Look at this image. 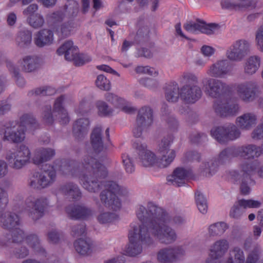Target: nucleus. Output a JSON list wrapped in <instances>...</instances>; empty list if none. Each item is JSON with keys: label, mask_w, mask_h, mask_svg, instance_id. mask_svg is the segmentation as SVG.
Returning a JSON list of instances; mask_svg holds the SVG:
<instances>
[{"label": "nucleus", "mask_w": 263, "mask_h": 263, "mask_svg": "<svg viewBox=\"0 0 263 263\" xmlns=\"http://www.w3.org/2000/svg\"><path fill=\"white\" fill-rule=\"evenodd\" d=\"M136 215L142 224L147 227L150 236L154 237L160 243L170 245L177 239L175 230L167 224L171 220V217L162 208L148 202L146 208L139 205Z\"/></svg>", "instance_id": "nucleus-1"}, {"label": "nucleus", "mask_w": 263, "mask_h": 263, "mask_svg": "<svg viewBox=\"0 0 263 263\" xmlns=\"http://www.w3.org/2000/svg\"><path fill=\"white\" fill-rule=\"evenodd\" d=\"M60 170L65 175L78 177L83 181V187L89 192H96L100 189V183L92 179L93 176L105 178L108 175L105 166L88 155L84 157L81 164L73 160L63 161Z\"/></svg>", "instance_id": "nucleus-2"}, {"label": "nucleus", "mask_w": 263, "mask_h": 263, "mask_svg": "<svg viewBox=\"0 0 263 263\" xmlns=\"http://www.w3.org/2000/svg\"><path fill=\"white\" fill-rule=\"evenodd\" d=\"M99 178L93 176L92 179L97 180L100 183V189L103 186L104 189L101 192L99 195L100 200L102 204L106 208L113 211H118L121 207V202L117 194H121L126 195L128 190L126 188H121L116 182L113 181H100ZM97 193V192H96Z\"/></svg>", "instance_id": "nucleus-3"}, {"label": "nucleus", "mask_w": 263, "mask_h": 263, "mask_svg": "<svg viewBox=\"0 0 263 263\" xmlns=\"http://www.w3.org/2000/svg\"><path fill=\"white\" fill-rule=\"evenodd\" d=\"M129 244L126 252L130 256H136L142 251L141 243L147 245H152L154 242L153 237L150 236V232L145 224L136 225L133 224L129 231Z\"/></svg>", "instance_id": "nucleus-4"}, {"label": "nucleus", "mask_w": 263, "mask_h": 263, "mask_svg": "<svg viewBox=\"0 0 263 263\" xmlns=\"http://www.w3.org/2000/svg\"><path fill=\"white\" fill-rule=\"evenodd\" d=\"M27 116L20 118V122L18 124L11 122L6 124L1 130L3 135L2 140L12 143H20L23 142L25 138V128L23 127V124L26 123Z\"/></svg>", "instance_id": "nucleus-5"}, {"label": "nucleus", "mask_w": 263, "mask_h": 263, "mask_svg": "<svg viewBox=\"0 0 263 263\" xmlns=\"http://www.w3.org/2000/svg\"><path fill=\"white\" fill-rule=\"evenodd\" d=\"M5 158L11 168L21 170L30 162L31 152L27 146L21 144L16 150L9 151Z\"/></svg>", "instance_id": "nucleus-6"}, {"label": "nucleus", "mask_w": 263, "mask_h": 263, "mask_svg": "<svg viewBox=\"0 0 263 263\" xmlns=\"http://www.w3.org/2000/svg\"><path fill=\"white\" fill-rule=\"evenodd\" d=\"M65 99V96L61 95L55 100L52 113L50 106H46L44 107L43 118L46 123L51 124L53 122V116L56 117L62 124H66L69 123V117L68 113L63 106Z\"/></svg>", "instance_id": "nucleus-7"}, {"label": "nucleus", "mask_w": 263, "mask_h": 263, "mask_svg": "<svg viewBox=\"0 0 263 263\" xmlns=\"http://www.w3.org/2000/svg\"><path fill=\"white\" fill-rule=\"evenodd\" d=\"M212 136L220 144H226L229 141L238 139L240 136V131L233 124L220 126L211 130Z\"/></svg>", "instance_id": "nucleus-8"}, {"label": "nucleus", "mask_w": 263, "mask_h": 263, "mask_svg": "<svg viewBox=\"0 0 263 263\" xmlns=\"http://www.w3.org/2000/svg\"><path fill=\"white\" fill-rule=\"evenodd\" d=\"M26 204L28 209V215L34 221L41 218L45 210L49 207V201L45 196L35 198L28 197L26 200Z\"/></svg>", "instance_id": "nucleus-9"}, {"label": "nucleus", "mask_w": 263, "mask_h": 263, "mask_svg": "<svg viewBox=\"0 0 263 263\" xmlns=\"http://www.w3.org/2000/svg\"><path fill=\"white\" fill-rule=\"evenodd\" d=\"M205 93L212 98H222L229 90L228 85L222 81L212 78L202 80Z\"/></svg>", "instance_id": "nucleus-10"}, {"label": "nucleus", "mask_w": 263, "mask_h": 263, "mask_svg": "<svg viewBox=\"0 0 263 263\" xmlns=\"http://www.w3.org/2000/svg\"><path fill=\"white\" fill-rule=\"evenodd\" d=\"M251 43L245 39L235 41L226 52L227 58L232 61L239 62L250 52Z\"/></svg>", "instance_id": "nucleus-11"}, {"label": "nucleus", "mask_w": 263, "mask_h": 263, "mask_svg": "<svg viewBox=\"0 0 263 263\" xmlns=\"http://www.w3.org/2000/svg\"><path fill=\"white\" fill-rule=\"evenodd\" d=\"M185 254L184 247L175 246L161 249L158 252L157 257L160 263H175L181 260Z\"/></svg>", "instance_id": "nucleus-12"}, {"label": "nucleus", "mask_w": 263, "mask_h": 263, "mask_svg": "<svg viewBox=\"0 0 263 263\" xmlns=\"http://www.w3.org/2000/svg\"><path fill=\"white\" fill-rule=\"evenodd\" d=\"M259 87L255 82L247 81L238 84L236 92L239 98L246 103L255 100L258 97Z\"/></svg>", "instance_id": "nucleus-13"}, {"label": "nucleus", "mask_w": 263, "mask_h": 263, "mask_svg": "<svg viewBox=\"0 0 263 263\" xmlns=\"http://www.w3.org/2000/svg\"><path fill=\"white\" fill-rule=\"evenodd\" d=\"M229 248L227 240L219 239L215 241L211 247L210 250V258L207 263H223L222 258Z\"/></svg>", "instance_id": "nucleus-14"}, {"label": "nucleus", "mask_w": 263, "mask_h": 263, "mask_svg": "<svg viewBox=\"0 0 263 263\" xmlns=\"http://www.w3.org/2000/svg\"><path fill=\"white\" fill-rule=\"evenodd\" d=\"M202 92L197 85L186 84L180 88V97L186 103H194L201 97Z\"/></svg>", "instance_id": "nucleus-15"}, {"label": "nucleus", "mask_w": 263, "mask_h": 263, "mask_svg": "<svg viewBox=\"0 0 263 263\" xmlns=\"http://www.w3.org/2000/svg\"><path fill=\"white\" fill-rule=\"evenodd\" d=\"M133 146L138 152L139 162L143 166L150 167L155 164L156 156L153 152L146 149L145 143L137 141L134 143Z\"/></svg>", "instance_id": "nucleus-16"}, {"label": "nucleus", "mask_w": 263, "mask_h": 263, "mask_svg": "<svg viewBox=\"0 0 263 263\" xmlns=\"http://www.w3.org/2000/svg\"><path fill=\"white\" fill-rule=\"evenodd\" d=\"M66 212L69 217L74 219L86 220L94 214V211L90 208L83 204L68 206Z\"/></svg>", "instance_id": "nucleus-17"}, {"label": "nucleus", "mask_w": 263, "mask_h": 263, "mask_svg": "<svg viewBox=\"0 0 263 263\" xmlns=\"http://www.w3.org/2000/svg\"><path fill=\"white\" fill-rule=\"evenodd\" d=\"M184 28L191 33L201 32L206 34L214 33L216 26L214 24H206L203 21L197 20L196 22H190L184 25Z\"/></svg>", "instance_id": "nucleus-18"}, {"label": "nucleus", "mask_w": 263, "mask_h": 263, "mask_svg": "<svg viewBox=\"0 0 263 263\" xmlns=\"http://www.w3.org/2000/svg\"><path fill=\"white\" fill-rule=\"evenodd\" d=\"M229 66L230 62L227 60H219L212 64L206 73L212 78H224L230 71Z\"/></svg>", "instance_id": "nucleus-19"}, {"label": "nucleus", "mask_w": 263, "mask_h": 263, "mask_svg": "<svg viewBox=\"0 0 263 263\" xmlns=\"http://www.w3.org/2000/svg\"><path fill=\"white\" fill-rule=\"evenodd\" d=\"M213 107L216 114L221 117L235 115L238 110V105L230 104L225 99L215 101Z\"/></svg>", "instance_id": "nucleus-20"}, {"label": "nucleus", "mask_w": 263, "mask_h": 263, "mask_svg": "<svg viewBox=\"0 0 263 263\" xmlns=\"http://www.w3.org/2000/svg\"><path fill=\"white\" fill-rule=\"evenodd\" d=\"M192 174L191 170L182 167H177L171 176L167 178V180L172 185L176 186H180L185 183L188 177Z\"/></svg>", "instance_id": "nucleus-21"}, {"label": "nucleus", "mask_w": 263, "mask_h": 263, "mask_svg": "<svg viewBox=\"0 0 263 263\" xmlns=\"http://www.w3.org/2000/svg\"><path fill=\"white\" fill-rule=\"evenodd\" d=\"M53 40V32L49 29H41L34 34L33 42L39 48L50 45Z\"/></svg>", "instance_id": "nucleus-22"}, {"label": "nucleus", "mask_w": 263, "mask_h": 263, "mask_svg": "<svg viewBox=\"0 0 263 263\" xmlns=\"http://www.w3.org/2000/svg\"><path fill=\"white\" fill-rule=\"evenodd\" d=\"M89 127L90 121L88 119H78L73 124L72 134L76 139L81 140L88 134Z\"/></svg>", "instance_id": "nucleus-23"}, {"label": "nucleus", "mask_w": 263, "mask_h": 263, "mask_svg": "<svg viewBox=\"0 0 263 263\" xmlns=\"http://www.w3.org/2000/svg\"><path fill=\"white\" fill-rule=\"evenodd\" d=\"M17 48L20 50L29 48L32 43V33L28 29H22L17 32L15 39Z\"/></svg>", "instance_id": "nucleus-24"}, {"label": "nucleus", "mask_w": 263, "mask_h": 263, "mask_svg": "<svg viewBox=\"0 0 263 263\" xmlns=\"http://www.w3.org/2000/svg\"><path fill=\"white\" fill-rule=\"evenodd\" d=\"M240 172L236 171H231L229 172L232 179L237 181L241 178H244L248 180H251V176L255 172V167L252 163L247 162H243L240 165Z\"/></svg>", "instance_id": "nucleus-25"}, {"label": "nucleus", "mask_w": 263, "mask_h": 263, "mask_svg": "<svg viewBox=\"0 0 263 263\" xmlns=\"http://www.w3.org/2000/svg\"><path fill=\"white\" fill-rule=\"evenodd\" d=\"M238 156L251 159L258 157L261 154V148L254 144H248L236 147Z\"/></svg>", "instance_id": "nucleus-26"}, {"label": "nucleus", "mask_w": 263, "mask_h": 263, "mask_svg": "<svg viewBox=\"0 0 263 263\" xmlns=\"http://www.w3.org/2000/svg\"><path fill=\"white\" fill-rule=\"evenodd\" d=\"M152 108L147 106L140 108L138 111L136 122L139 125L150 126L153 122V114Z\"/></svg>", "instance_id": "nucleus-27"}, {"label": "nucleus", "mask_w": 263, "mask_h": 263, "mask_svg": "<svg viewBox=\"0 0 263 263\" xmlns=\"http://www.w3.org/2000/svg\"><path fill=\"white\" fill-rule=\"evenodd\" d=\"M257 116L252 112H247L237 118L236 123L242 129L249 130L257 123Z\"/></svg>", "instance_id": "nucleus-28"}, {"label": "nucleus", "mask_w": 263, "mask_h": 263, "mask_svg": "<svg viewBox=\"0 0 263 263\" xmlns=\"http://www.w3.org/2000/svg\"><path fill=\"white\" fill-rule=\"evenodd\" d=\"M149 33L150 29L147 25L140 24L136 33H131L130 37L136 44H142L148 41Z\"/></svg>", "instance_id": "nucleus-29"}, {"label": "nucleus", "mask_w": 263, "mask_h": 263, "mask_svg": "<svg viewBox=\"0 0 263 263\" xmlns=\"http://www.w3.org/2000/svg\"><path fill=\"white\" fill-rule=\"evenodd\" d=\"M59 55L65 54L66 60L73 61L79 52L78 48L73 45L71 41L65 42L57 51Z\"/></svg>", "instance_id": "nucleus-30"}, {"label": "nucleus", "mask_w": 263, "mask_h": 263, "mask_svg": "<svg viewBox=\"0 0 263 263\" xmlns=\"http://www.w3.org/2000/svg\"><path fill=\"white\" fill-rule=\"evenodd\" d=\"M61 192L65 195L75 200L81 197V192L78 186L73 182H67L60 187Z\"/></svg>", "instance_id": "nucleus-31"}, {"label": "nucleus", "mask_w": 263, "mask_h": 263, "mask_svg": "<svg viewBox=\"0 0 263 263\" xmlns=\"http://www.w3.org/2000/svg\"><path fill=\"white\" fill-rule=\"evenodd\" d=\"M55 155L54 151L50 148H41L36 151L33 158L35 164L39 165L50 160Z\"/></svg>", "instance_id": "nucleus-32"}, {"label": "nucleus", "mask_w": 263, "mask_h": 263, "mask_svg": "<svg viewBox=\"0 0 263 263\" xmlns=\"http://www.w3.org/2000/svg\"><path fill=\"white\" fill-rule=\"evenodd\" d=\"M91 144L96 152H101L104 148V142L102 137V128L95 127L90 135Z\"/></svg>", "instance_id": "nucleus-33"}, {"label": "nucleus", "mask_w": 263, "mask_h": 263, "mask_svg": "<svg viewBox=\"0 0 263 263\" xmlns=\"http://www.w3.org/2000/svg\"><path fill=\"white\" fill-rule=\"evenodd\" d=\"M180 89L176 82H170L165 87V98L170 102H176L179 98Z\"/></svg>", "instance_id": "nucleus-34"}, {"label": "nucleus", "mask_w": 263, "mask_h": 263, "mask_svg": "<svg viewBox=\"0 0 263 263\" xmlns=\"http://www.w3.org/2000/svg\"><path fill=\"white\" fill-rule=\"evenodd\" d=\"M39 59L35 55H27L23 58L21 67L23 71L31 72L39 67Z\"/></svg>", "instance_id": "nucleus-35"}, {"label": "nucleus", "mask_w": 263, "mask_h": 263, "mask_svg": "<svg viewBox=\"0 0 263 263\" xmlns=\"http://www.w3.org/2000/svg\"><path fill=\"white\" fill-rule=\"evenodd\" d=\"M74 27V24L72 20L56 25L54 29L58 36L62 39H64L70 35Z\"/></svg>", "instance_id": "nucleus-36"}, {"label": "nucleus", "mask_w": 263, "mask_h": 263, "mask_svg": "<svg viewBox=\"0 0 263 263\" xmlns=\"http://www.w3.org/2000/svg\"><path fill=\"white\" fill-rule=\"evenodd\" d=\"M11 236L13 242H21L24 238V232L18 228L12 230L10 234H7L5 238H0V246L6 247L8 245Z\"/></svg>", "instance_id": "nucleus-37"}, {"label": "nucleus", "mask_w": 263, "mask_h": 263, "mask_svg": "<svg viewBox=\"0 0 263 263\" xmlns=\"http://www.w3.org/2000/svg\"><path fill=\"white\" fill-rule=\"evenodd\" d=\"M245 256L242 250L238 247L231 248L229 252V256L223 263H245Z\"/></svg>", "instance_id": "nucleus-38"}, {"label": "nucleus", "mask_w": 263, "mask_h": 263, "mask_svg": "<svg viewBox=\"0 0 263 263\" xmlns=\"http://www.w3.org/2000/svg\"><path fill=\"white\" fill-rule=\"evenodd\" d=\"M260 58L258 55L249 57L244 66L245 73L249 75L255 73L260 66Z\"/></svg>", "instance_id": "nucleus-39"}, {"label": "nucleus", "mask_w": 263, "mask_h": 263, "mask_svg": "<svg viewBox=\"0 0 263 263\" xmlns=\"http://www.w3.org/2000/svg\"><path fill=\"white\" fill-rule=\"evenodd\" d=\"M74 247L79 254L85 255L91 252L93 244L90 240L79 239L74 241Z\"/></svg>", "instance_id": "nucleus-40"}, {"label": "nucleus", "mask_w": 263, "mask_h": 263, "mask_svg": "<svg viewBox=\"0 0 263 263\" xmlns=\"http://www.w3.org/2000/svg\"><path fill=\"white\" fill-rule=\"evenodd\" d=\"M98 222L103 225L109 226L119 220V216L115 213L101 211L97 216Z\"/></svg>", "instance_id": "nucleus-41"}, {"label": "nucleus", "mask_w": 263, "mask_h": 263, "mask_svg": "<svg viewBox=\"0 0 263 263\" xmlns=\"http://www.w3.org/2000/svg\"><path fill=\"white\" fill-rule=\"evenodd\" d=\"M238 157L236 147H228L222 150L219 154L217 161L220 164L229 162L231 159Z\"/></svg>", "instance_id": "nucleus-42"}, {"label": "nucleus", "mask_w": 263, "mask_h": 263, "mask_svg": "<svg viewBox=\"0 0 263 263\" xmlns=\"http://www.w3.org/2000/svg\"><path fill=\"white\" fill-rule=\"evenodd\" d=\"M39 175L43 189L50 186L55 180L56 173L53 170L39 172Z\"/></svg>", "instance_id": "nucleus-43"}, {"label": "nucleus", "mask_w": 263, "mask_h": 263, "mask_svg": "<svg viewBox=\"0 0 263 263\" xmlns=\"http://www.w3.org/2000/svg\"><path fill=\"white\" fill-rule=\"evenodd\" d=\"M219 164L216 160L203 162L200 166L201 172L203 176H212L217 171Z\"/></svg>", "instance_id": "nucleus-44"}, {"label": "nucleus", "mask_w": 263, "mask_h": 263, "mask_svg": "<svg viewBox=\"0 0 263 263\" xmlns=\"http://www.w3.org/2000/svg\"><path fill=\"white\" fill-rule=\"evenodd\" d=\"M229 226L224 222H218L211 224L208 228L210 236L222 235L228 229Z\"/></svg>", "instance_id": "nucleus-45"}, {"label": "nucleus", "mask_w": 263, "mask_h": 263, "mask_svg": "<svg viewBox=\"0 0 263 263\" xmlns=\"http://www.w3.org/2000/svg\"><path fill=\"white\" fill-rule=\"evenodd\" d=\"M26 243L31 247L35 252L44 253V249L42 247L40 240L36 235L30 234L26 238Z\"/></svg>", "instance_id": "nucleus-46"}, {"label": "nucleus", "mask_w": 263, "mask_h": 263, "mask_svg": "<svg viewBox=\"0 0 263 263\" xmlns=\"http://www.w3.org/2000/svg\"><path fill=\"white\" fill-rule=\"evenodd\" d=\"M96 106L98 109V114L101 117H109L112 115L114 110L106 102L98 100L96 102Z\"/></svg>", "instance_id": "nucleus-47"}, {"label": "nucleus", "mask_w": 263, "mask_h": 263, "mask_svg": "<svg viewBox=\"0 0 263 263\" xmlns=\"http://www.w3.org/2000/svg\"><path fill=\"white\" fill-rule=\"evenodd\" d=\"M26 21L27 23L34 29L41 28L45 23L43 16L40 13L29 15Z\"/></svg>", "instance_id": "nucleus-48"}, {"label": "nucleus", "mask_w": 263, "mask_h": 263, "mask_svg": "<svg viewBox=\"0 0 263 263\" xmlns=\"http://www.w3.org/2000/svg\"><path fill=\"white\" fill-rule=\"evenodd\" d=\"M41 183L39 172H35L31 173L27 181L28 186L32 189L41 190L44 189Z\"/></svg>", "instance_id": "nucleus-49"}, {"label": "nucleus", "mask_w": 263, "mask_h": 263, "mask_svg": "<svg viewBox=\"0 0 263 263\" xmlns=\"http://www.w3.org/2000/svg\"><path fill=\"white\" fill-rule=\"evenodd\" d=\"M173 141L172 138L170 136L164 137L161 139V141L159 143L157 147V153L159 155L167 154L171 151H175L173 149L170 148V146Z\"/></svg>", "instance_id": "nucleus-50"}, {"label": "nucleus", "mask_w": 263, "mask_h": 263, "mask_svg": "<svg viewBox=\"0 0 263 263\" xmlns=\"http://www.w3.org/2000/svg\"><path fill=\"white\" fill-rule=\"evenodd\" d=\"M159 156L160 157L159 162V167H166L174 161L176 157V151H171L167 152V154H161Z\"/></svg>", "instance_id": "nucleus-51"}, {"label": "nucleus", "mask_w": 263, "mask_h": 263, "mask_svg": "<svg viewBox=\"0 0 263 263\" xmlns=\"http://www.w3.org/2000/svg\"><path fill=\"white\" fill-rule=\"evenodd\" d=\"M104 98L107 102L116 108L121 107L125 103V100L123 99L112 93H106Z\"/></svg>", "instance_id": "nucleus-52"}, {"label": "nucleus", "mask_w": 263, "mask_h": 263, "mask_svg": "<svg viewBox=\"0 0 263 263\" xmlns=\"http://www.w3.org/2000/svg\"><path fill=\"white\" fill-rule=\"evenodd\" d=\"M195 200L197 208L200 213L204 214L208 211V204L206 199L202 193L197 191L195 193Z\"/></svg>", "instance_id": "nucleus-53"}, {"label": "nucleus", "mask_w": 263, "mask_h": 263, "mask_svg": "<svg viewBox=\"0 0 263 263\" xmlns=\"http://www.w3.org/2000/svg\"><path fill=\"white\" fill-rule=\"evenodd\" d=\"M245 211L240 204L239 200L235 202L230 210L229 216L235 219H239L242 216Z\"/></svg>", "instance_id": "nucleus-54"}, {"label": "nucleus", "mask_w": 263, "mask_h": 263, "mask_svg": "<svg viewBox=\"0 0 263 263\" xmlns=\"http://www.w3.org/2000/svg\"><path fill=\"white\" fill-rule=\"evenodd\" d=\"M179 82L181 84H191L197 85L198 79L197 76L194 73L190 72H183L179 78Z\"/></svg>", "instance_id": "nucleus-55"}, {"label": "nucleus", "mask_w": 263, "mask_h": 263, "mask_svg": "<svg viewBox=\"0 0 263 263\" xmlns=\"http://www.w3.org/2000/svg\"><path fill=\"white\" fill-rule=\"evenodd\" d=\"M261 253V248L259 245L256 243L247 256L246 263H256L259 259Z\"/></svg>", "instance_id": "nucleus-56"}, {"label": "nucleus", "mask_w": 263, "mask_h": 263, "mask_svg": "<svg viewBox=\"0 0 263 263\" xmlns=\"http://www.w3.org/2000/svg\"><path fill=\"white\" fill-rule=\"evenodd\" d=\"M7 67L15 78L16 84L19 87H23L25 84V81L24 79L20 75L18 68L15 67L14 64L11 62H8L7 63Z\"/></svg>", "instance_id": "nucleus-57"}, {"label": "nucleus", "mask_w": 263, "mask_h": 263, "mask_svg": "<svg viewBox=\"0 0 263 263\" xmlns=\"http://www.w3.org/2000/svg\"><path fill=\"white\" fill-rule=\"evenodd\" d=\"M64 10L66 15L69 18L76 17L79 12L78 4L75 2L66 4L64 7Z\"/></svg>", "instance_id": "nucleus-58"}, {"label": "nucleus", "mask_w": 263, "mask_h": 263, "mask_svg": "<svg viewBox=\"0 0 263 263\" xmlns=\"http://www.w3.org/2000/svg\"><path fill=\"white\" fill-rule=\"evenodd\" d=\"M96 85L100 89L105 91L110 90L111 87L110 81L103 74L98 76Z\"/></svg>", "instance_id": "nucleus-59"}, {"label": "nucleus", "mask_w": 263, "mask_h": 263, "mask_svg": "<svg viewBox=\"0 0 263 263\" xmlns=\"http://www.w3.org/2000/svg\"><path fill=\"white\" fill-rule=\"evenodd\" d=\"M66 15L64 9L63 10H58L54 12L50 15V18L53 23V27L58 24H60L64 20Z\"/></svg>", "instance_id": "nucleus-60"}, {"label": "nucleus", "mask_w": 263, "mask_h": 263, "mask_svg": "<svg viewBox=\"0 0 263 263\" xmlns=\"http://www.w3.org/2000/svg\"><path fill=\"white\" fill-rule=\"evenodd\" d=\"M122 163L127 173L131 174L135 171V166L132 158L128 154H124L122 156Z\"/></svg>", "instance_id": "nucleus-61"}, {"label": "nucleus", "mask_w": 263, "mask_h": 263, "mask_svg": "<svg viewBox=\"0 0 263 263\" xmlns=\"http://www.w3.org/2000/svg\"><path fill=\"white\" fill-rule=\"evenodd\" d=\"M55 90L48 86H44L36 88L34 90L30 92L31 95L35 94V95L41 96H50L54 94Z\"/></svg>", "instance_id": "nucleus-62"}, {"label": "nucleus", "mask_w": 263, "mask_h": 263, "mask_svg": "<svg viewBox=\"0 0 263 263\" xmlns=\"http://www.w3.org/2000/svg\"><path fill=\"white\" fill-rule=\"evenodd\" d=\"M86 231V226L84 223L74 225L71 227V234L74 237H78L83 235Z\"/></svg>", "instance_id": "nucleus-63"}, {"label": "nucleus", "mask_w": 263, "mask_h": 263, "mask_svg": "<svg viewBox=\"0 0 263 263\" xmlns=\"http://www.w3.org/2000/svg\"><path fill=\"white\" fill-rule=\"evenodd\" d=\"M255 41L259 50L263 51V26H261L257 30L255 34Z\"/></svg>", "instance_id": "nucleus-64"}]
</instances>
